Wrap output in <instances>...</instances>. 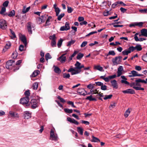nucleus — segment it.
Returning <instances> with one entry per match:
<instances>
[{
  "label": "nucleus",
  "instance_id": "4",
  "mask_svg": "<svg viewBox=\"0 0 147 147\" xmlns=\"http://www.w3.org/2000/svg\"><path fill=\"white\" fill-rule=\"evenodd\" d=\"M50 139L52 140L57 141L58 140V137L57 134H55L54 129H51L50 131Z\"/></svg>",
  "mask_w": 147,
  "mask_h": 147
},
{
  "label": "nucleus",
  "instance_id": "31",
  "mask_svg": "<svg viewBox=\"0 0 147 147\" xmlns=\"http://www.w3.org/2000/svg\"><path fill=\"white\" fill-rule=\"evenodd\" d=\"M135 47V50L137 51H140L142 50V48L140 45H137Z\"/></svg>",
  "mask_w": 147,
  "mask_h": 147
},
{
  "label": "nucleus",
  "instance_id": "57",
  "mask_svg": "<svg viewBox=\"0 0 147 147\" xmlns=\"http://www.w3.org/2000/svg\"><path fill=\"white\" fill-rule=\"evenodd\" d=\"M62 41L63 40L62 39H61L57 43L58 47L59 48H60V47L62 44Z\"/></svg>",
  "mask_w": 147,
  "mask_h": 147
},
{
  "label": "nucleus",
  "instance_id": "38",
  "mask_svg": "<svg viewBox=\"0 0 147 147\" xmlns=\"http://www.w3.org/2000/svg\"><path fill=\"white\" fill-rule=\"evenodd\" d=\"M64 13H62L60 14V15H58L57 17V19L58 20L60 21L61 20V19L64 16Z\"/></svg>",
  "mask_w": 147,
  "mask_h": 147
},
{
  "label": "nucleus",
  "instance_id": "56",
  "mask_svg": "<svg viewBox=\"0 0 147 147\" xmlns=\"http://www.w3.org/2000/svg\"><path fill=\"white\" fill-rule=\"evenodd\" d=\"M101 89L102 90H105L107 89V86L103 84L101 86Z\"/></svg>",
  "mask_w": 147,
  "mask_h": 147
},
{
  "label": "nucleus",
  "instance_id": "44",
  "mask_svg": "<svg viewBox=\"0 0 147 147\" xmlns=\"http://www.w3.org/2000/svg\"><path fill=\"white\" fill-rule=\"evenodd\" d=\"M90 92L92 94H98V91L97 89L93 90L92 89L90 90Z\"/></svg>",
  "mask_w": 147,
  "mask_h": 147
},
{
  "label": "nucleus",
  "instance_id": "45",
  "mask_svg": "<svg viewBox=\"0 0 147 147\" xmlns=\"http://www.w3.org/2000/svg\"><path fill=\"white\" fill-rule=\"evenodd\" d=\"M63 76L64 78H69L70 76L69 74L64 73L63 74Z\"/></svg>",
  "mask_w": 147,
  "mask_h": 147
},
{
  "label": "nucleus",
  "instance_id": "1",
  "mask_svg": "<svg viewBox=\"0 0 147 147\" xmlns=\"http://www.w3.org/2000/svg\"><path fill=\"white\" fill-rule=\"evenodd\" d=\"M76 67L75 68L72 67V66H71V68L68 70V72H70L72 75L78 74L81 72V69L84 66L83 65H81V63L77 61L75 64Z\"/></svg>",
  "mask_w": 147,
  "mask_h": 147
},
{
  "label": "nucleus",
  "instance_id": "53",
  "mask_svg": "<svg viewBox=\"0 0 147 147\" xmlns=\"http://www.w3.org/2000/svg\"><path fill=\"white\" fill-rule=\"evenodd\" d=\"M128 50L129 51H130V53L131 51L132 52L135 50V47L133 46L130 47L128 49Z\"/></svg>",
  "mask_w": 147,
  "mask_h": 147
},
{
  "label": "nucleus",
  "instance_id": "3",
  "mask_svg": "<svg viewBox=\"0 0 147 147\" xmlns=\"http://www.w3.org/2000/svg\"><path fill=\"white\" fill-rule=\"evenodd\" d=\"M29 101V97H26L22 98L20 100V102L21 104L26 106H28L29 105L28 103Z\"/></svg>",
  "mask_w": 147,
  "mask_h": 147
},
{
  "label": "nucleus",
  "instance_id": "55",
  "mask_svg": "<svg viewBox=\"0 0 147 147\" xmlns=\"http://www.w3.org/2000/svg\"><path fill=\"white\" fill-rule=\"evenodd\" d=\"M57 98L60 100V101L62 102H65V100L63 98H61L60 96H57Z\"/></svg>",
  "mask_w": 147,
  "mask_h": 147
},
{
  "label": "nucleus",
  "instance_id": "16",
  "mask_svg": "<svg viewBox=\"0 0 147 147\" xmlns=\"http://www.w3.org/2000/svg\"><path fill=\"white\" fill-rule=\"evenodd\" d=\"M31 113L28 111H26L24 112V118L26 119H29L31 117Z\"/></svg>",
  "mask_w": 147,
  "mask_h": 147
},
{
  "label": "nucleus",
  "instance_id": "54",
  "mask_svg": "<svg viewBox=\"0 0 147 147\" xmlns=\"http://www.w3.org/2000/svg\"><path fill=\"white\" fill-rule=\"evenodd\" d=\"M65 26L66 27L67 30H69L70 29V27L69 26V23L66 22L65 23Z\"/></svg>",
  "mask_w": 147,
  "mask_h": 147
},
{
  "label": "nucleus",
  "instance_id": "7",
  "mask_svg": "<svg viewBox=\"0 0 147 147\" xmlns=\"http://www.w3.org/2000/svg\"><path fill=\"white\" fill-rule=\"evenodd\" d=\"M122 57L121 56L116 57L115 58H113L112 59V61L114 65H117L119 64L121 61V59Z\"/></svg>",
  "mask_w": 147,
  "mask_h": 147
},
{
  "label": "nucleus",
  "instance_id": "27",
  "mask_svg": "<svg viewBox=\"0 0 147 147\" xmlns=\"http://www.w3.org/2000/svg\"><path fill=\"white\" fill-rule=\"evenodd\" d=\"M116 106V103L114 102H113L112 103L110 104L109 107V109L110 110H112L113 108H114Z\"/></svg>",
  "mask_w": 147,
  "mask_h": 147
},
{
  "label": "nucleus",
  "instance_id": "2",
  "mask_svg": "<svg viewBox=\"0 0 147 147\" xmlns=\"http://www.w3.org/2000/svg\"><path fill=\"white\" fill-rule=\"evenodd\" d=\"M135 82H132L131 83L130 86L132 87L136 90H144V88L141 87V84L140 83L146 84V82L145 80H142L140 78H138L135 81Z\"/></svg>",
  "mask_w": 147,
  "mask_h": 147
},
{
  "label": "nucleus",
  "instance_id": "42",
  "mask_svg": "<svg viewBox=\"0 0 147 147\" xmlns=\"http://www.w3.org/2000/svg\"><path fill=\"white\" fill-rule=\"evenodd\" d=\"M115 53L114 51H110L108 53L107 55V56H108L109 55H111L113 56L115 55Z\"/></svg>",
  "mask_w": 147,
  "mask_h": 147
},
{
  "label": "nucleus",
  "instance_id": "22",
  "mask_svg": "<svg viewBox=\"0 0 147 147\" xmlns=\"http://www.w3.org/2000/svg\"><path fill=\"white\" fill-rule=\"evenodd\" d=\"M39 72L40 71L39 70H35L33 72L32 75L30 76V77H34L37 76Z\"/></svg>",
  "mask_w": 147,
  "mask_h": 147
},
{
  "label": "nucleus",
  "instance_id": "59",
  "mask_svg": "<svg viewBox=\"0 0 147 147\" xmlns=\"http://www.w3.org/2000/svg\"><path fill=\"white\" fill-rule=\"evenodd\" d=\"M24 94L26 96V97H28L29 96H30V93L29 90H27L24 93Z\"/></svg>",
  "mask_w": 147,
  "mask_h": 147
},
{
  "label": "nucleus",
  "instance_id": "15",
  "mask_svg": "<svg viewBox=\"0 0 147 147\" xmlns=\"http://www.w3.org/2000/svg\"><path fill=\"white\" fill-rule=\"evenodd\" d=\"M111 83L113 88L115 89H117L118 88V85L117 82L115 80H114L111 81Z\"/></svg>",
  "mask_w": 147,
  "mask_h": 147
},
{
  "label": "nucleus",
  "instance_id": "28",
  "mask_svg": "<svg viewBox=\"0 0 147 147\" xmlns=\"http://www.w3.org/2000/svg\"><path fill=\"white\" fill-rule=\"evenodd\" d=\"M64 111L66 113H71L73 112L72 109L67 108L64 109Z\"/></svg>",
  "mask_w": 147,
  "mask_h": 147
},
{
  "label": "nucleus",
  "instance_id": "14",
  "mask_svg": "<svg viewBox=\"0 0 147 147\" xmlns=\"http://www.w3.org/2000/svg\"><path fill=\"white\" fill-rule=\"evenodd\" d=\"M46 17L45 16H42L38 18V22L39 24H40L42 22H44L46 19Z\"/></svg>",
  "mask_w": 147,
  "mask_h": 147
},
{
  "label": "nucleus",
  "instance_id": "29",
  "mask_svg": "<svg viewBox=\"0 0 147 147\" xmlns=\"http://www.w3.org/2000/svg\"><path fill=\"white\" fill-rule=\"evenodd\" d=\"M77 129L78 132L81 135H82L83 134V129L80 127H77Z\"/></svg>",
  "mask_w": 147,
  "mask_h": 147
},
{
  "label": "nucleus",
  "instance_id": "13",
  "mask_svg": "<svg viewBox=\"0 0 147 147\" xmlns=\"http://www.w3.org/2000/svg\"><path fill=\"white\" fill-rule=\"evenodd\" d=\"M9 113L11 116L13 118H18L19 117V115L16 113L11 111L9 112Z\"/></svg>",
  "mask_w": 147,
  "mask_h": 147
},
{
  "label": "nucleus",
  "instance_id": "51",
  "mask_svg": "<svg viewBox=\"0 0 147 147\" xmlns=\"http://www.w3.org/2000/svg\"><path fill=\"white\" fill-rule=\"evenodd\" d=\"M67 103L71 105L72 107L74 108H76V107L74 105V102L71 101H68L67 102Z\"/></svg>",
  "mask_w": 147,
  "mask_h": 147
},
{
  "label": "nucleus",
  "instance_id": "43",
  "mask_svg": "<svg viewBox=\"0 0 147 147\" xmlns=\"http://www.w3.org/2000/svg\"><path fill=\"white\" fill-rule=\"evenodd\" d=\"M121 82L122 84H124L127 85H130L129 83L126 81V80H121Z\"/></svg>",
  "mask_w": 147,
  "mask_h": 147
},
{
  "label": "nucleus",
  "instance_id": "41",
  "mask_svg": "<svg viewBox=\"0 0 147 147\" xmlns=\"http://www.w3.org/2000/svg\"><path fill=\"white\" fill-rule=\"evenodd\" d=\"M51 58V57L49 53H47L45 55V59L47 60Z\"/></svg>",
  "mask_w": 147,
  "mask_h": 147
},
{
  "label": "nucleus",
  "instance_id": "52",
  "mask_svg": "<svg viewBox=\"0 0 147 147\" xmlns=\"http://www.w3.org/2000/svg\"><path fill=\"white\" fill-rule=\"evenodd\" d=\"M6 11V9L5 7H2L1 10L0 12V14H1L3 15V14Z\"/></svg>",
  "mask_w": 147,
  "mask_h": 147
},
{
  "label": "nucleus",
  "instance_id": "20",
  "mask_svg": "<svg viewBox=\"0 0 147 147\" xmlns=\"http://www.w3.org/2000/svg\"><path fill=\"white\" fill-rule=\"evenodd\" d=\"M130 74H132L134 77L135 76H141L142 75L138 74V73L135 71L133 70L131 71Z\"/></svg>",
  "mask_w": 147,
  "mask_h": 147
},
{
  "label": "nucleus",
  "instance_id": "35",
  "mask_svg": "<svg viewBox=\"0 0 147 147\" xmlns=\"http://www.w3.org/2000/svg\"><path fill=\"white\" fill-rule=\"evenodd\" d=\"M142 59L144 61L147 62V52L146 53L145 55L142 56Z\"/></svg>",
  "mask_w": 147,
  "mask_h": 147
},
{
  "label": "nucleus",
  "instance_id": "19",
  "mask_svg": "<svg viewBox=\"0 0 147 147\" xmlns=\"http://www.w3.org/2000/svg\"><path fill=\"white\" fill-rule=\"evenodd\" d=\"M94 69H95L98 70L100 71H103V68L100 65H94Z\"/></svg>",
  "mask_w": 147,
  "mask_h": 147
},
{
  "label": "nucleus",
  "instance_id": "48",
  "mask_svg": "<svg viewBox=\"0 0 147 147\" xmlns=\"http://www.w3.org/2000/svg\"><path fill=\"white\" fill-rule=\"evenodd\" d=\"M10 31L11 34H12V36H11L12 38H13L16 37V36L14 32L11 29H10Z\"/></svg>",
  "mask_w": 147,
  "mask_h": 147
},
{
  "label": "nucleus",
  "instance_id": "39",
  "mask_svg": "<svg viewBox=\"0 0 147 147\" xmlns=\"http://www.w3.org/2000/svg\"><path fill=\"white\" fill-rule=\"evenodd\" d=\"M113 95L112 94H110L109 95H106L105 96V97L104 98V100H107L108 99H111Z\"/></svg>",
  "mask_w": 147,
  "mask_h": 147
},
{
  "label": "nucleus",
  "instance_id": "21",
  "mask_svg": "<svg viewBox=\"0 0 147 147\" xmlns=\"http://www.w3.org/2000/svg\"><path fill=\"white\" fill-rule=\"evenodd\" d=\"M11 46V44L9 42H7L4 48L3 49V50L4 51H5L6 50L9 49Z\"/></svg>",
  "mask_w": 147,
  "mask_h": 147
},
{
  "label": "nucleus",
  "instance_id": "37",
  "mask_svg": "<svg viewBox=\"0 0 147 147\" xmlns=\"http://www.w3.org/2000/svg\"><path fill=\"white\" fill-rule=\"evenodd\" d=\"M84 56V54L82 53H79L77 57V59H81Z\"/></svg>",
  "mask_w": 147,
  "mask_h": 147
},
{
  "label": "nucleus",
  "instance_id": "10",
  "mask_svg": "<svg viewBox=\"0 0 147 147\" xmlns=\"http://www.w3.org/2000/svg\"><path fill=\"white\" fill-rule=\"evenodd\" d=\"M66 54H64L62 55L57 59V60L60 61L61 63H64L66 60V57L64 56Z\"/></svg>",
  "mask_w": 147,
  "mask_h": 147
},
{
  "label": "nucleus",
  "instance_id": "64",
  "mask_svg": "<svg viewBox=\"0 0 147 147\" xmlns=\"http://www.w3.org/2000/svg\"><path fill=\"white\" fill-rule=\"evenodd\" d=\"M81 122L82 123L85 124L86 125H88L90 123L89 122L87 121L81 120Z\"/></svg>",
  "mask_w": 147,
  "mask_h": 147
},
{
  "label": "nucleus",
  "instance_id": "61",
  "mask_svg": "<svg viewBox=\"0 0 147 147\" xmlns=\"http://www.w3.org/2000/svg\"><path fill=\"white\" fill-rule=\"evenodd\" d=\"M119 4L118 1H117L113 4L112 5V7L113 8H115V7Z\"/></svg>",
  "mask_w": 147,
  "mask_h": 147
},
{
  "label": "nucleus",
  "instance_id": "49",
  "mask_svg": "<svg viewBox=\"0 0 147 147\" xmlns=\"http://www.w3.org/2000/svg\"><path fill=\"white\" fill-rule=\"evenodd\" d=\"M139 11L141 13H147V9H140Z\"/></svg>",
  "mask_w": 147,
  "mask_h": 147
},
{
  "label": "nucleus",
  "instance_id": "5",
  "mask_svg": "<svg viewBox=\"0 0 147 147\" xmlns=\"http://www.w3.org/2000/svg\"><path fill=\"white\" fill-rule=\"evenodd\" d=\"M34 25L30 22H28L27 24V29L28 33L30 34L32 33V30H34Z\"/></svg>",
  "mask_w": 147,
  "mask_h": 147
},
{
  "label": "nucleus",
  "instance_id": "33",
  "mask_svg": "<svg viewBox=\"0 0 147 147\" xmlns=\"http://www.w3.org/2000/svg\"><path fill=\"white\" fill-rule=\"evenodd\" d=\"M130 113V111L129 110V109H127L125 112L124 116L125 117H127Z\"/></svg>",
  "mask_w": 147,
  "mask_h": 147
},
{
  "label": "nucleus",
  "instance_id": "36",
  "mask_svg": "<svg viewBox=\"0 0 147 147\" xmlns=\"http://www.w3.org/2000/svg\"><path fill=\"white\" fill-rule=\"evenodd\" d=\"M122 54L124 55H127L128 54L130 53V51L128 50H125L122 52Z\"/></svg>",
  "mask_w": 147,
  "mask_h": 147
},
{
  "label": "nucleus",
  "instance_id": "9",
  "mask_svg": "<svg viewBox=\"0 0 147 147\" xmlns=\"http://www.w3.org/2000/svg\"><path fill=\"white\" fill-rule=\"evenodd\" d=\"M30 103L31 105L32 108L35 109L38 107L37 102L36 99H32L31 100Z\"/></svg>",
  "mask_w": 147,
  "mask_h": 147
},
{
  "label": "nucleus",
  "instance_id": "30",
  "mask_svg": "<svg viewBox=\"0 0 147 147\" xmlns=\"http://www.w3.org/2000/svg\"><path fill=\"white\" fill-rule=\"evenodd\" d=\"M26 7H24V9L22 10V11L24 13H26L30 9V7H29L25 9Z\"/></svg>",
  "mask_w": 147,
  "mask_h": 147
},
{
  "label": "nucleus",
  "instance_id": "25",
  "mask_svg": "<svg viewBox=\"0 0 147 147\" xmlns=\"http://www.w3.org/2000/svg\"><path fill=\"white\" fill-rule=\"evenodd\" d=\"M76 40H71L70 41H69L67 43V46L70 47L71 45H73L75 42Z\"/></svg>",
  "mask_w": 147,
  "mask_h": 147
},
{
  "label": "nucleus",
  "instance_id": "18",
  "mask_svg": "<svg viewBox=\"0 0 147 147\" xmlns=\"http://www.w3.org/2000/svg\"><path fill=\"white\" fill-rule=\"evenodd\" d=\"M142 36L147 37V29H143L140 31Z\"/></svg>",
  "mask_w": 147,
  "mask_h": 147
},
{
  "label": "nucleus",
  "instance_id": "63",
  "mask_svg": "<svg viewBox=\"0 0 147 147\" xmlns=\"http://www.w3.org/2000/svg\"><path fill=\"white\" fill-rule=\"evenodd\" d=\"M96 33H97V32L96 31L91 32H90V33H89V34H87V35H86V36H89L93 34H94Z\"/></svg>",
  "mask_w": 147,
  "mask_h": 147
},
{
  "label": "nucleus",
  "instance_id": "32",
  "mask_svg": "<svg viewBox=\"0 0 147 147\" xmlns=\"http://www.w3.org/2000/svg\"><path fill=\"white\" fill-rule=\"evenodd\" d=\"M55 72L57 74H59L61 72V70L60 69L57 67H55L54 69Z\"/></svg>",
  "mask_w": 147,
  "mask_h": 147
},
{
  "label": "nucleus",
  "instance_id": "58",
  "mask_svg": "<svg viewBox=\"0 0 147 147\" xmlns=\"http://www.w3.org/2000/svg\"><path fill=\"white\" fill-rule=\"evenodd\" d=\"M94 85H93L91 84H90L87 86V87L89 89L91 88H93L94 87Z\"/></svg>",
  "mask_w": 147,
  "mask_h": 147
},
{
  "label": "nucleus",
  "instance_id": "26",
  "mask_svg": "<svg viewBox=\"0 0 147 147\" xmlns=\"http://www.w3.org/2000/svg\"><path fill=\"white\" fill-rule=\"evenodd\" d=\"M38 86V83L37 82L34 83L32 85V89L34 90H36Z\"/></svg>",
  "mask_w": 147,
  "mask_h": 147
},
{
  "label": "nucleus",
  "instance_id": "8",
  "mask_svg": "<svg viewBox=\"0 0 147 147\" xmlns=\"http://www.w3.org/2000/svg\"><path fill=\"white\" fill-rule=\"evenodd\" d=\"M15 61L13 60H11L8 61L6 64V68L8 69L11 68L12 66L13 65V63Z\"/></svg>",
  "mask_w": 147,
  "mask_h": 147
},
{
  "label": "nucleus",
  "instance_id": "6",
  "mask_svg": "<svg viewBox=\"0 0 147 147\" xmlns=\"http://www.w3.org/2000/svg\"><path fill=\"white\" fill-rule=\"evenodd\" d=\"M7 27L6 21L3 19H0V28L3 30L5 29Z\"/></svg>",
  "mask_w": 147,
  "mask_h": 147
},
{
  "label": "nucleus",
  "instance_id": "34",
  "mask_svg": "<svg viewBox=\"0 0 147 147\" xmlns=\"http://www.w3.org/2000/svg\"><path fill=\"white\" fill-rule=\"evenodd\" d=\"M15 15V11L14 10H12L8 14L9 17H13Z\"/></svg>",
  "mask_w": 147,
  "mask_h": 147
},
{
  "label": "nucleus",
  "instance_id": "11",
  "mask_svg": "<svg viewBox=\"0 0 147 147\" xmlns=\"http://www.w3.org/2000/svg\"><path fill=\"white\" fill-rule=\"evenodd\" d=\"M77 92L80 95H82L84 96H85L86 95L85 93H87L86 92L84 89L82 88H79L77 90Z\"/></svg>",
  "mask_w": 147,
  "mask_h": 147
},
{
  "label": "nucleus",
  "instance_id": "60",
  "mask_svg": "<svg viewBox=\"0 0 147 147\" xmlns=\"http://www.w3.org/2000/svg\"><path fill=\"white\" fill-rule=\"evenodd\" d=\"M9 3V1H5L3 4V5L4 7H6L7 6Z\"/></svg>",
  "mask_w": 147,
  "mask_h": 147
},
{
  "label": "nucleus",
  "instance_id": "40",
  "mask_svg": "<svg viewBox=\"0 0 147 147\" xmlns=\"http://www.w3.org/2000/svg\"><path fill=\"white\" fill-rule=\"evenodd\" d=\"M136 24H135L136 26H138L139 27H142L144 23V22H136Z\"/></svg>",
  "mask_w": 147,
  "mask_h": 147
},
{
  "label": "nucleus",
  "instance_id": "17",
  "mask_svg": "<svg viewBox=\"0 0 147 147\" xmlns=\"http://www.w3.org/2000/svg\"><path fill=\"white\" fill-rule=\"evenodd\" d=\"M67 119L68 121L70 123H74L76 125H78L79 124V123L77 121H76L74 119H72L70 117H67Z\"/></svg>",
  "mask_w": 147,
  "mask_h": 147
},
{
  "label": "nucleus",
  "instance_id": "24",
  "mask_svg": "<svg viewBox=\"0 0 147 147\" xmlns=\"http://www.w3.org/2000/svg\"><path fill=\"white\" fill-rule=\"evenodd\" d=\"M86 99L90 101H96V99L94 98H93L92 95H90L89 96H87L86 98Z\"/></svg>",
  "mask_w": 147,
  "mask_h": 147
},
{
  "label": "nucleus",
  "instance_id": "23",
  "mask_svg": "<svg viewBox=\"0 0 147 147\" xmlns=\"http://www.w3.org/2000/svg\"><path fill=\"white\" fill-rule=\"evenodd\" d=\"M92 139L91 140V141L92 142H100V140L98 138L94 137L93 136H92Z\"/></svg>",
  "mask_w": 147,
  "mask_h": 147
},
{
  "label": "nucleus",
  "instance_id": "47",
  "mask_svg": "<svg viewBox=\"0 0 147 147\" xmlns=\"http://www.w3.org/2000/svg\"><path fill=\"white\" fill-rule=\"evenodd\" d=\"M128 93L131 94H135V92L134 90L131 89H128Z\"/></svg>",
  "mask_w": 147,
  "mask_h": 147
},
{
  "label": "nucleus",
  "instance_id": "50",
  "mask_svg": "<svg viewBox=\"0 0 147 147\" xmlns=\"http://www.w3.org/2000/svg\"><path fill=\"white\" fill-rule=\"evenodd\" d=\"M87 42L86 41L83 42L80 45L81 47H83L85 46L87 44Z\"/></svg>",
  "mask_w": 147,
  "mask_h": 147
},
{
  "label": "nucleus",
  "instance_id": "62",
  "mask_svg": "<svg viewBox=\"0 0 147 147\" xmlns=\"http://www.w3.org/2000/svg\"><path fill=\"white\" fill-rule=\"evenodd\" d=\"M71 7H67V12L68 13H71L73 11Z\"/></svg>",
  "mask_w": 147,
  "mask_h": 147
},
{
  "label": "nucleus",
  "instance_id": "46",
  "mask_svg": "<svg viewBox=\"0 0 147 147\" xmlns=\"http://www.w3.org/2000/svg\"><path fill=\"white\" fill-rule=\"evenodd\" d=\"M55 11L56 12V16H58L60 11V9L59 8L57 7L55 9Z\"/></svg>",
  "mask_w": 147,
  "mask_h": 147
},
{
  "label": "nucleus",
  "instance_id": "12",
  "mask_svg": "<svg viewBox=\"0 0 147 147\" xmlns=\"http://www.w3.org/2000/svg\"><path fill=\"white\" fill-rule=\"evenodd\" d=\"M20 38L24 44L25 46L27 45L26 40V37L22 34H19Z\"/></svg>",
  "mask_w": 147,
  "mask_h": 147
}]
</instances>
